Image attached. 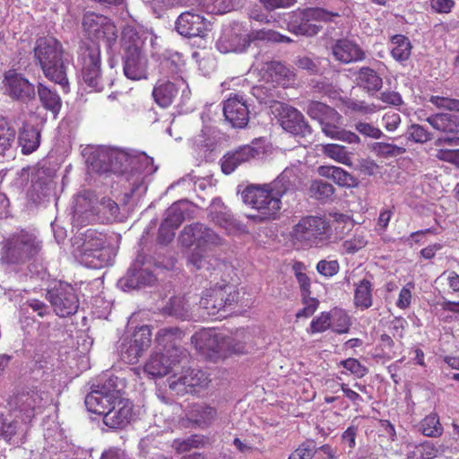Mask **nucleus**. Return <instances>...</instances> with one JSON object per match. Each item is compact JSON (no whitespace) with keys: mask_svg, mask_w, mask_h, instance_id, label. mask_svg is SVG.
I'll list each match as a JSON object with an SVG mask.
<instances>
[{"mask_svg":"<svg viewBox=\"0 0 459 459\" xmlns=\"http://www.w3.org/2000/svg\"><path fill=\"white\" fill-rule=\"evenodd\" d=\"M33 57L45 77L68 92L67 66L64 62V48L60 41L53 37L39 38L33 48Z\"/></svg>","mask_w":459,"mask_h":459,"instance_id":"f257e3e1","label":"nucleus"},{"mask_svg":"<svg viewBox=\"0 0 459 459\" xmlns=\"http://www.w3.org/2000/svg\"><path fill=\"white\" fill-rule=\"evenodd\" d=\"M42 248L43 242L34 230L20 228L3 239L0 261L5 264H24L35 260Z\"/></svg>","mask_w":459,"mask_h":459,"instance_id":"f03ea898","label":"nucleus"},{"mask_svg":"<svg viewBox=\"0 0 459 459\" xmlns=\"http://www.w3.org/2000/svg\"><path fill=\"white\" fill-rule=\"evenodd\" d=\"M284 193L285 188L278 182L247 186L242 192L243 202L258 212L247 217L255 222L274 220L281 210V198Z\"/></svg>","mask_w":459,"mask_h":459,"instance_id":"7ed1b4c3","label":"nucleus"},{"mask_svg":"<svg viewBox=\"0 0 459 459\" xmlns=\"http://www.w3.org/2000/svg\"><path fill=\"white\" fill-rule=\"evenodd\" d=\"M332 223L325 216H303L290 233L294 246L307 249L325 245L332 237Z\"/></svg>","mask_w":459,"mask_h":459,"instance_id":"20e7f679","label":"nucleus"},{"mask_svg":"<svg viewBox=\"0 0 459 459\" xmlns=\"http://www.w3.org/2000/svg\"><path fill=\"white\" fill-rule=\"evenodd\" d=\"M290 42L291 39L273 30H252L247 34H240L234 29L224 30L218 39L216 47L221 53L243 52L251 44L260 42Z\"/></svg>","mask_w":459,"mask_h":459,"instance_id":"39448f33","label":"nucleus"},{"mask_svg":"<svg viewBox=\"0 0 459 459\" xmlns=\"http://www.w3.org/2000/svg\"><path fill=\"white\" fill-rule=\"evenodd\" d=\"M77 65L85 84L95 91L104 90L106 82L101 72V51L98 44L82 43L78 51ZM112 85V82H107Z\"/></svg>","mask_w":459,"mask_h":459,"instance_id":"423d86ee","label":"nucleus"},{"mask_svg":"<svg viewBox=\"0 0 459 459\" xmlns=\"http://www.w3.org/2000/svg\"><path fill=\"white\" fill-rule=\"evenodd\" d=\"M113 256V248L107 243L103 233L93 229H88L84 232L81 257L86 266L93 269L103 268L111 263Z\"/></svg>","mask_w":459,"mask_h":459,"instance_id":"0eeeda50","label":"nucleus"},{"mask_svg":"<svg viewBox=\"0 0 459 459\" xmlns=\"http://www.w3.org/2000/svg\"><path fill=\"white\" fill-rule=\"evenodd\" d=\"M335 17H340V14L324 8H299L290 14L288 30L296 35L312 37L321 30V27L315 24L314 22H333Z\"/></svg>","mask_w":459,"mask_h":459,"instance_id":"6e6552de","label":"nucleus"},{"mask_svg":"<svg viewBox=\"0 0 459 459\" xmlns=\"http://www.w3.org/2000/svg\"><path fill=\"white\" fill-rule=\"evenodd\" d=\"M239 300V291L232 284L216 282L202 292L200 307L210 316L233 307Z\"/></svg>","mask_w":459,"mask_h":459,"instance_id":"1a4fd4ad","label":"nucleus"},{"mask_svg":"<svg viewBox=\"0 0 459 459\" xmlns=\"http://www.w3.org/2000/svg\"><path fill=\"white\" fill-rule=\"evenodd\" d=\"M82 31L91 44L103 42L111 49L117 39V29L107 16L95 13H87L82 17Z\"/></svg>","mask_w":459,"mask_h":459,"instance_id":"9d476101","label":"nucleus"},{"mask_svg":"<svg viewBox=\"0 0 459 459\" xmlns=\"http://www.w3.org/2000/svg\"><path fill=\"white\" fill-rule=\"evenodd\" d=\"M108 160L109 170L117 174H124L128 170L152 174L156 170L153 168V159L143 152L114 151L109 153Z\"/></svg>","mask_w":459,"mask_h":459,"instance_id":"9b49d317","label":"nucleus"},{"mask_svg":"<svg viewBox=\"0 0 459 459\" xmlns=\"http://www.w3.org/2000/svg\"><path fill=\"white\" fill-rule=\"evenodd\" d=\"M118 204L109 197H103L100 202L90 194L78 197L76 201L74 217L76 215H85L89 221L90 218L99 217L102 221H112L119 214Z\"/></svg>","mask_w":459,"mask_h":459,"instance_id":"f8f14e48","label":"nucleus"},{"mask_svg":"<svg viewBox=\"0 0 459 459\" xmlns=\"http://www.w3.org/2000/svg\"><path fill=\"white\" fill-rule=\"evenodd\" d=\"M191 342L205 359L212 361L225 359L224 335L215 329H201L192 336Z\"/></svg>","mask_w":459,"mask_h":459,"instance_id":"ddd939ff","label":"nucleus"},{"mask_svg":"<svg viewBox=\"0 0 459 459\" xmlns=\"http://www.w3.org/2000/svg\"><path fill=\"white\" fill-rule=\"evenodd\" d=\"M179 238L183 246L195 245L199 250L210 249L222 244V238L214 230L202 223L186 226Z\"/></svg>","mask_w":459,"mask_h":459,"instance_id":"4468645a","label":"nucleus"},{"mask_svg":"<svg viewBox=\"0 0 459 459\" xmlns=\"http://www.w3.org/2000/svg\"><path fill=\"white\" fill-rule=\"evenodd\" d=\"M274 112L278 116V119L281 127L294 134L305 136L311 132L310 126L305 120L304 116L297 108L285 104L278 102L274 107Z\"/></svg>","mask_w":459,"mask_h":459,"instance_id":"2eb2a0df","label":"nucleus"},{"mask_svg":"<svg viewBox=\"0 0 459 459\" xmlns=\"http://www.w3.org/2000/svg\"><path fill=\"white\" fill-rule=\"evenodd\" d=\"M21 414L24 422H30L36 414L43 410L42 393L38 389L22 391L13 396L11 403Z\"/></svg>","mask_w":459,"mask_h":459,"instance_id":"dca6fc26","label":"nucleus"},{"mask_svg":"<svg viewBox=\"0 0 459 459\" xmlns=\"http://www.w3.org/2000/svg\"><path fill=\"white\" fill-rule=\"evenodd\" d=\"M188 263L195 270L205 269L212 271L211 275H214L215 278L220 276L221 278V284H230V281L235 275L234 267L218 258L205 256L201 255L199 252H193L188 259Z\"/></svg>","mask_w":459,"mask_h":459,"instance_id":"f3484780","label":"nucleus"},{"mask_svg":"<svg viewBox=\"0 0 459 459\" xmlns=\"http://www.w3.org/2000/svg\"><path fill=\"white\" fill-rule=\"evenodd\" d=\"M134 415L133 402L119 394L110 410L107 411L102 421L111 429H122L130 424Z\"/></svg>","mask_w":459,"mask_h":459,"instance_id":"a211bd4d","label":"nucleus"},{"mask_svg":"<svg viewBox=\"0 0 459 459\" xmlns=\"http://www.w3.org/2000/svg\"><path fill=\"white\" fill-rule=\"evenodd\" d=\"M47 295L56 314L60 317L75 314L79 307L78 298L71 285H60Z\"/></svg>","mask_w":459,"mask_h":459,"instance_id":"6ab92c4d","label":"nucleus"},{"mask_svg":"<svg viewBox=\"0 0 459 459\" xmlns=\"http://www.w3.org/2000/svg\"><path fill=\"white\" fill-rule=\"evenodd\" d=\"M184 332L178 327H165L158 331L155 342L160 351L169 354L174 361H181L185 351L180 347Z\"/></svg>","mask_w":459,"mask_h":459,"instance_id":"aec40b11","label":"nucleus"},{"mask_svg":"<svg viewBox=\"0 0 459 459\" xmlns=\"http://www.w3.org/2000/svg\"><path fill=\"white\" fill-rule=\"evenodd\" d=\"M209 382L207 374L197 368H188L179 377L173 375L168 378L169 387L178 394L183 391L195 392V388H204Z\"/></svg>","mask_w":459,"mask_h":459,"instance_id":"412c9836","label":"nucleus"},{"mask_svg":"<svg viewBox=\"0 0 459 459\" xmlns=\"http://www.w3.org/2000/svg\"><path fill=\"white\" fill-rule=\"evenodd\" d=\"M119 394L118 390L109 389L106 385H98L86 395L85 406L89 411L103 418Z\"/></svg>","mask_w":459,"mask_h":459,"instance_id":"4be33fe9","label":"nucleus"},{"mask_svg":"<svg viewBox=\"0 0 459 459\" xmlns=\"http://www.w3.org/2000/svg\"><path fill=\"white\" fill-rule=\"evenodd\" d=\"M3 82L8 95L13 100L29 101L35 97L34 85L14 70H9L4 74Z\"/></svg>","mask_w":459,"mask_h":459,"instance_id":"5701e85b","label":"nucleus"},{"mask_svg":"<svg viewBox=\"0 0 459 459\" xmlns=\"http://www.w3.org/2000/svg\"><path fill=\"white\" fill-rule=\"evenodd\" d=\"M223 114L226 120L233 127L243 128L249 121V110L242 96H230L223 105Z\"/></svg>","mask_w":459,"mask_h":459,"instance_id":"b1692460","label":"nucleus"},{"mask_svg":"<svg viewBox=\"0 0 459 459\" xmlns=\"http://www.w3.org/2000/svg\"><path fill=\"white\" fill-rule=\"evenodd\" d=\"M123 59L124 74L128 79L138 81L147 78V59L141 49L135 46L128 47Z\"/></svg>","mask_w":459,"mask_h":459,"instance_id":"393cba45","label":"nucleus"},{"mask_svg":"<svg viewBox=\"0 0 459 459\" xmlns=\"http://www.w3.org/2000/svg\"><path fill=\"white\" fill-rule=\"evenodd\" d=\"M178 32L186 38H204L208 30L205 19L190 12L181 13L176 22Z\"/></svg>","mask_w":459,"mask_h":459,"instance_id":"a878e982","label":"nucleus"},{"mask_svg":"<svg viewBox=\"0 0 459 459\" xmlns=\"http://www.w3.org/2000/svg\"><path fill=\"white\" fill-rule=\"evenodd\" d=\"M333 58L342 64L356 63L365 59L363 49L354 41L341 39L332 46Z\"/></svg>","mask_w":459,"mask_h":459,"instance_id":"bb28decb","label":"nucleus"},{"mask_svg":"<svg viewBox=\"0 0 459 459\" xmlns=\"http://www.w3.org/2000/svg\"><path fill=\"white\" fill-rule=\"evenodd\" d=\"M180 361L165 352L153 353L144 365V372L152 377H161L168 375Z\"/></svg>","mask_w":459,"mask_h":459,"instance_id":"cd10ccee","label":"nucleus"},{"mask_svg":"<svg viewBox=\"0 0 459 459\" xmlns=\"http://www.w3.org/2000/svg\"><path fill=\"white\" fill-rule=\"evenodd\" d=\"M258 155V151L250 146L243 145L234 152H227L221 160V170L225 174L232 173L239 165L247 162Z\"/></svg>","mask_w":459,"mask_h":459,"instance_id":"c85d7f7f","label":"nucleus"},{"mask_svg":"<svg viewBox=\"0 0 459 459\" xmlns=\"http://www.w3.org/2000/svg\"><path fill=\"white\" fill-rule=\"evenodd\" d=\"M178 94V87L175 82L168 80H158L155 83L152 96L155 103L160 108L169 107Z\"/></svg>","mask_w":459,"mask_h":459,"instance_id":"c756f323","label":"nucleus"},{"mask_svg":"<svg viewBox=\"0 0 459 459\" xmlns=\"http://www.w3.org/2000/svg\"><path fill=\"white\" fill-rule=\"evenodd\" d=\"M317 172L321 177L332 179L339 186L353 187L357 179L343 169L336 166H319Z\"/></svg>","mask_w":459,"mask_h":459,"instance_id":"7c9ffc66","label":"nucleus"},{"mask_svg":"<svg viewBox=\"0 0 459 459\" xmlns=\"http://www.w3.org/2000/svg\"><path fill=\"white\" fill-rule=\"evenodd\" d=\"M187 417L196 426L209 427L217 417V410L207 404H194L187 412Z\"/></svg>","mask_w":459,"mask_h":459,"instance_id":"2f4dec72","label":"nucleus"},{"mask_svg":"<svg viewBox=\"0 0 459 459\" xmlns=\"http://www.w3.org/2000/svg\"><path fill=\"white\" fill-rule=\"evenodd\" d=\"M18 143L23 154H30L39 147L40 132L33 126L25 124L20 129Z\"/></svg>","mask_w":459,"mask_h":459,"instance_id":"473e14b6","label":"nucleus"},{"mask_svg":"<svg viewBox=\"0 0 459 459\" xmlns=\"http://www.w3.org/2000/svg\"><path fill=\"white\" fill-rule=\"evenodd\" d=\"M439 447L431 441L406 445L407 459H435L439 455Z\"/></svg>","mask_w":459,"mask_h":459,"instance_id":"72a5a7b5","label":"nucleus"},{"mask_svg":"<svg viewBox=\"0 0 459 459\" xmlns=\"http://www.w3.org/2000/svg\"><path fill=\"white\" fill-rule=\"evenodd\" d=\"M37 91L42 107L56 117L62 108V100L58 93L41 82L38 83Z\"/></svg>","mask_w":459,"mask_h":459,"instance_id":"f704fd0d","label":"nucleus"},{"mask_svg":"<svg viewBox=\"0 0 459 459\" xmlns=\"http://www.w3.org/2000/svg\"><path fill=\"white\" fill-rule=\"evenodd\" d=\"M356 81L359 86L367 91H378L383 85V80L374 69L363 66L357 73Z\"/></svg>","mask_w":459,"mask_h":459,"instance_id":"c9c22d12","label":"nucleus"},{"mask_svg":"<svg viewBox=\"0 0 459 459\" xmlns=\"http://www.w3.org/2000/svg\"><path fill=\"white\" fill-rule=\"evenodd\" d=\"M427 122L435 129L446 132H459V117L447 113H437L427 118Z\"/></svg>","mask_w":459,"mask_h":459,"instance_id":"e433bc0d","label":"nucleus"},{"mask_svg":"<svg viewBox=\"0 0 459 459\" xmlns=\"http://www.w3.org/2000/svg\"><path fill=\"white\" fill-rule=\"evenodd\" d=\"M249 334L244 329L237 330L232 335H224L225 359L232 354H244L246 350L247 339Z\"/></svg>","mask_w":459,"mask_h":459,"instance_id":"4c0bfd02","label":"nucleus"},{"mask_svg":"<svg viewBox=\"0 0 459 459\" xmlns=\"http://www.w3.org/2000/svg\"><path fill=\"white\" fill-rule=\"evenodd\" d=\"M372 283L367 279H363L355 284L354 289V306L361 310L369 308L373 304Z\"/></svg>","mask_w":459,"mask_h":459,"instance_id":"58836bf2","label":"nucleus"},{"mask_svg":"<svg viewBox=\"0 0 459 459\" xmlns=\"http://www.w3.org/2000/svg\"><path fill=\"white\" fill-rule=\"evenodd\" d=\"M391 56L398 62L407 61L411 54L412 45L410 39L401 34L394 35L391 38Z\"/></svg>","mask_w":459,"mask_h":459,"instance_id":"ea45409f","label":"nucleus"},{"mask_svg":"<svg viewBox=\"0 0 459 459\" xmlns=\"http://www.w3.org/2000/svg\"><path fill=\"white\" fill-rule=\"evenodd\" d=\"M190 304L183 296H175L169 299L163 307V313L185 320L189 316Z\"/></svg>","mask_w":459,"mask_h":459,"instance_id":"a19ab883","label":"nucleus"},{"mask_svg":"<svg viewBox=\"0 0 459 459\" xmlns=\"http://www.w3.org/2000/svg\"><path fill=\"white\" fill-rule=\"evenodd\" d=\"M324 155L326 157L343 164L348 167H352V160L351 153L349 152L345 146L335 144V143H327L322 145L321 149Z\"/></svg>","mask_w":459,"mask_h":459,"instance_id":"79ce46f5","label":"nucleus"},{"mask_svg":"<svg viewBox=\"0 0 459 459\" xmlns=\"http://www.w3.org/2000/svg\"><path fill=\"white\" fill-rule=\"evenodd\" d=\"M183 202L174 203L166 211V217L161 222V230L167 227L178 229L185 221V210Z\"/></svg>","mask_w":459,"mask_h":459,"instance_id":"37998d69","label":"nucleus"},{"mask_svg":"<svg viewBox=\"0 0 459 459\" xmlns=\"http://www.w3.org/2000/svg\"><path fill=\"white\" fill-rule=\"evenodd\" d=\"M15 138V129L5 118L0 117V156H4L13 147Z\"/></svg>","mask_w":459,"mask_h":459,"instance_id":"c03bdc74","label":"nucleus"},{"mask_svg":"<svg viewBox=\"0 0 459 459\" xmlns=\"http://www.w3.org/2000/svg\"><path fill=\"white\" fill-rule=\"evenodd\" d=\"M421 433L429 437H438L443 433V427L437 413L427 415L420 424Z\"/></svg>","mask_w":459,"mask_h":459,"instance_id":"a18cd8bd","label":"nucleus"},{"mask_svg":"<svg viewBox=\"0 0 459 459\" xmlns=\"http://www.w3.org/2000/svg\"><path fill=\"white\" fill-rule=\"evenodd\" d=\"M396 355V346L393 338L386 333L381 334L375 349V357L389 360L395 358Z\"/></svg>","mask_w":459,"mask_h":459,"instance_id":"49530a36","label":"nucleus"},{"mask_svg":"<svg viewBox=\"0 0 459 459\" xmlns=\"http://www.w3.org/2000/svg\"><path fill=\"white\" fill-rule=\"evenodd\" d=\"M143 354V352H142L128 337L122 340V342L119 346V355L123 361L127 364H135L138 362Z\"/></svg>","mask_w":459,"mask_h":459,"instance_id":"de8ad7c7","label":"nucleus"},{"mask_svg":"<svg viewBox=\"0 0 459 459\" xmlns=\"http://www.w3.org/2000/svg\"><path fill=\"white\" fill-rule=\"evenodd\" d=\"M292 271L298 281L301 297L311 296V280L305 273V264L299 261L294 262Z\"/></svg>","mask_w":459,"mask_h":459,"instance_id":"09e8293b","label":"nucleus"},{"mask_svg":"<svg viewBox=\"0 0 459 459\" xmlns=\"http://www.w3.org/2000/svg\"><path fill=\"white\" fill-rule=\"evenodd\" d=\"M371 151L380 158H393L406 152V149L394 143L377 142L371 145Z\"/></svg>","mask_w":459,"mask_h":459,"instance_id":"8fccbe9b","label":"nucleus"},{"mask_svg":"<svg viewBox=\"0 0 459 459\" xmlns=\"http://www.w3.org/2000/svg\"><path fill=\"white\" fill-rule=\"evenodd\" d=\"M205 444L204 436L192 435L186 438H176L173 440L172 447L178 453L183 454L193 448H199Z\"/></svg>","mask_w":459,"mask_h":459,"instance_id":"3c124183","label":"nucleus"},{"mask_svg":"<svg viewBox=\"0 0 459 459\" xmlns=\"http://www.w3.org/2000/svg\"><path fill=\"white\" fill-rule=\"evenodd\" d=\"M332 329L337 333H346L350 330L351 318L345 310L338 307L333 308L331 311Z\"/></svg>","mask_w":459,"mask_h":459,"instance_id":"603ef678","label":"nucleus"},{"mask_svg":"<svg viewBox=\"0 0 459 459\" xmlns=\"http://www.w3.org/2000/svg\"><path fill=\"white\" fill-rule=\"evenodd\" d=\"M152 336V333L151 327L149 325H142L133 333L131 337L128 338L142 352L144 353L151 346Z\"/></svg>","mask_w":459,"mask_h":459,"instance_id":"864d4df0","label":"nucleus"},{"mask_svg":"<svg viewBox=\"0 0 459 459\" xmlns=\"http://www.w3.org/2000/svg\"><path fill=\"white\" fill-rule=\"evenodd\" d=\"M342 116L334 108H330L321 117L319 123L323 132L330 137V132L334 133L337 130L342 124Z\"/></svg>","mask_w":459,"mask_h":459,"instance_id":"5fc2aeb1","label":"nucleus"},{"mask_svg":"<svg viewBox=\"0 0 459 459\" xmlns=\"http://www.w3.org/2000/svg\"><path fill=\"white\" fill-rule=\"evenodd\" d=\"M330 328H332L331 313L324 311L312 319L307 333L309 334L322 333Z\"/></svg>","mask_w":459,"mask_h":459,"instance_id":"6e6d98bb","label":"nucleus"},{"mask_svg":"<svg viewBox=\"0 0 459 459\" xmlns=\"http://www.w3.org/2000/svg\"><path fill=\"white\" fill-rule=\"evenodd\" d=\"M267 69L278 83L285 84L293 77L292 72L281 62L272 61L268 63Z\"/></svg>","mask_w":459,"mask_h":459,"instance_id":"4d7b16f0","label":"nucleus"},{"mask_svg":"<svg viewBox=\"0 0 459 459\" xmlns=\"http://www.w3.org/2000/svg\"><path fill=\"white\" fill-rule=\"evenodd\" d=\"M311 193L319 200L331 197L334 193V187L328 182L314 180L310 186Z\"/></svg>","mask_w":459,"mask_h":459,"instance_id":"13d9d810","label":"nucleus"},{"mask_svg":"<svg viewBox=\"0 0 459 459\" xmlns=\"http://www.w3.org/2000/svg\"><path fill=\"white\" fill-rule=\"evenodd\" d=\"M301 303L304 307L296 313V318H309L319 307V300L311 296L301 297Z\"/></svg>","mask_w":459,"mask_h":459,"instance_id":"bf43d9fd","label":"nucleus"},{"mask_svg":"<svg viewBox=\"0 0 459 459\" xmlns=\"http://www.w3.org/2000/svg\"><path fill=\"white\" fill-rule=\"evenodd\" d=\"M368 244V240L361 234H356L352 238L344 240L342 243V247L343 253L345 254H354L363 247H365Z\"/></svg>","mask_w":459,"mask_h":459,"instance_id":"052dcab7","label":"nucleus"},{"mask_svg":"<svg viewBox=\"0 0 459 459\" xmlns=\"http://www.w3.org/2000/svg\"><path fill=\"white\" fill-rule=\"evenodd\" d=\"M315 455V443L306 441L301 443L289 456L288 459H312Z\"/></svg>","mask_w":459,"mask_h":459,"instance_id":"680f3d73","label":"nucleus"},{"mask_svg":"<svg viewBox=\"0 0 459 459\" xmlns=\"http://www.w3.org/2000/svg\"><path fill=\"white\" fill-rule=\"evenodd\" d=\"M340 364L358 378L365 377L368 372V368L354 358L342 360Z\"/></svg>","mask_w":459,"mask_h":459,"instance_id":"e2e57ef3","label":"nucleus"},{"mask_svg":"<svg viewBox=\"0 0 459 459\" xmlns=\"http://www.w3.org/2000/svg\"><path fill=\"white\" fill-rule=\"evenodd\" d=\"M318 273L325 277H333L338 273L340 264L337 260H320L316 264Z\"/></svg>","mask_w":459,"mask_h":459,"instance_id":"0e129e2a","label":"nucleus"},{"mask_svg":"<svg viewBox=\"0 0 459 459\" xmlns=\"http://www.w3.org/2000/svg\"><path fill=\"white\" fill-rule=\"evenodd\" d=\"M429 101L438 108L459 112V100L441 96H431Z\"/></svg>","mask_w":459,"mask_h":459,"instance_id":"69168bd1","label":"nucleus"},{"mask_svg":"<svg viewBox=\"0 0 459 459\" xmlns=\"http://www.w3.org/2000/svg\"><path fill=\"white\" fill-rule=\"evenodd\" d=\"M408 138L415 143H423L431 139L430 133L418 124L411 125L408 129Z\"/></svg>","mask_w":459,"mask_h":459,"instance_id":"338daca9","label":"nucleus"},{"mask_svg":"<svg viewBox=\"0 0 459 459\" xmlns=\"http://www.w3.org/2000/svg\"><path fill=\"white\" fill-rule=\"evenodd\" d=\"M122 43L125 53H127V48L135 46L141 49V38L134 28H126L122 33Z\"/></svg>","mask_w":459,"mask_h":459,"instance_id":"774afa93","label":"nucleus"}]
</instances>
